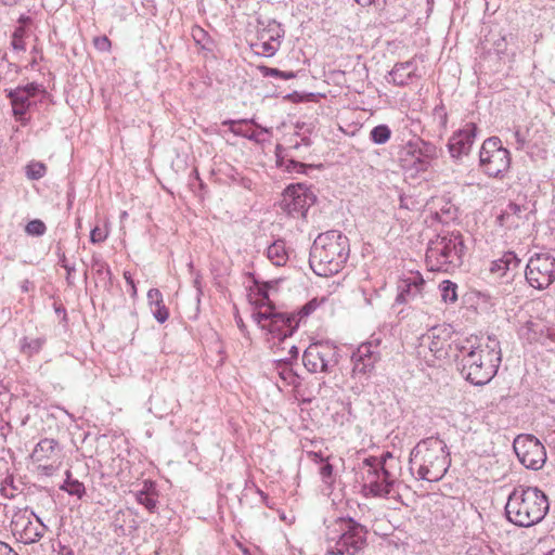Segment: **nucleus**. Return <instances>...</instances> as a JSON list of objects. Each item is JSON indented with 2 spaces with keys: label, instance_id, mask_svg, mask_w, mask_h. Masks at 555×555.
<instances>
[{
  "label": "nucleus",
  "instance_id": "5",
  "mask_svg": "<svg viewBox=\"0 0 555 555\" xmlns=\"http://www.w3.org/2000/svg\"><path fill=\"white\" fill-rule=\"evenodd\" d=\"M466 246L460 232H446L430 240L426 263L430 271L451 273L463 264Z\"/></svg>",
  "mask_w": 555,
  "mask_h": 555
},
{
  "label": "nucleus",
  "instance_id": "58",
  "mask_svg": "<svg viewBox=\"0 0 555 555\" xmlns=\"http://www.w3.org/2000/svg\"><path fill=\"white\" fill-rule=\"evenodd\" d=\"M544 337L555 343V325L545 326Z\"/></svg>",
  "mask_w": 555,
  "mask_h": 555
},
{
  "label": "nucleus",
  "instance_id": "15",
  "mask_svg": "<svg viewBox=\"0 0 555 555\" xmlns=\"http://www.w3.org/2000/svg\"><path fill=\"white\" fill-rule=\"evenodd\" d=\"M477 131L478 127L475 122H466L461 129L453 132L447 145L451 158L459 160L470 153Z\"/></svg>",
  "mask_w": 555,
  "mask_h": 555
},
{
  "label": "nucleus",
  "instance_id": "36",
  "mask_svg": "<svg viewBox=\"0 0 555 555\" xmlns=\"http://www.w3.org/2000/svg\"><path fill=\"white\" fill-rule=\"evenodd\" d=\"M390 137H391V130L387 125H384V124L375 126L370 131V140L374 144H377V145L387 143L389 141Z\"/></svg>",
  "mask_w": 555,
  "mask_h": 555
},
{
  "label": "nucleus",
  "instance_id": "44",
  "mask_svg": "<svg viewBox=\"0 0 555 555\" xmlns=\"http://www.w3.org/2000/svg\"><path fill=\"white\" fill-rule=\"evenodd\" d=\"M258 69L264 77H279L285 80L292 79L295 77L293 72H282L278 68H271L267 66H259Z\"/></svg>",
  "mask_w": 555,
  "mask_h": 555
},
{
  "label": "nucleus",
  "instance_id": "21",
  "mask_svg": "<svg viewBox=\"0 0 555 555\" xmlns=\"http://www.w3.org/2000/svg\"><path fill=\"white\" fill-rule=\"evenodd\" d=\"M513 137L516 149L521 151L537 147L541 142L540 139H542V135H539V130H533L532 128H526L525 130L517 128L513 132Z\"/></svg>",
  "mask_w": 555,
  "mask_h": 555
},
{
  "label": "nucleus",
  "instance_id": "52",
  "mask_svg": "<svg viewBox=\"0 0 555 555\" xmlns=\"http://www.w3.org/2000/svg\"><path fill=\"white\" fill-rule=\"evenodd\" d=\"M364 465L370 467L371 472H380L382 470V461L378 457L370 456L364 460Z\"/></svg>",
  "mask_w": 555,
  "mask_h": 555
},
{
  "label": "nucleus",
  "instance_id": "25",
  "mask_svg": "<svg viewBox=\"0 0 555 555\" xmlns=\"http://www.w3.org/2000/svg\"><path fill=\"white\" fill-rule=\"evenodd\" d=\"M7 96L11 101L14 117L17 120L23 121V117L26 115L30 106L29 98L25 96L23 91L16 89L7 90Z\"/></svg>",
  "mask_w": 555,
  "mask_h": 555
},
{
  "label": "nucleus",
  "instance_id": "62",
  "mask_svg": "<svg viewBox=\"0 0 555 555\" xmlns=\"http://www.w3.org/2000/svg\"><path fill=\"white\" fill-rule=\"evenodd\" d=\"M378 1L379 0H356V2L361 7H369L373 3H377ZM383 2L385 3V0H383Z\"/></svg>",
  "mask_w": 555,
  "mask_h": 555
},
{
  "label": "nucleus",
  "instance_id": "48",
  "mask_svg": "<svg viewBox=\"0 0 555 555\" xmlns=\"http://www.w3.org/2000/svg\"><path fill=\"white\" fill-rule=\"evenodd\" d=\"M284 164H285V169L288 172L302 173V172H306L307 168H310V166H307L306 164L294 160V159H288Z\"/></svg>",
  "mask_w": 555,
  "mask_h": 555
},
{
  "label": "nucleus",
  "instance_id": "55",
  "mask_svg": "<svg viewBox=\"0 0 555 555\" xmlns=\"http://www.w3.org/2000/svg\"><path fill=\"white\" fill-rule=\"evenodd\" d=\"M124 278H125L127 284L131 288V294H130L131 297H135L137 296V287H135L134 281H133L132 276H131L130 272L129 271H125L124 272Z\"/></svg>",
  "mask_w": 555,
  "mask_h": 555
},
{
  "label": "nucleus",
  "instance_id": "63",
  "mask_svg": "<svg viewBox=\"0 0 555 555\" xmlns=\"http://www.w3.org/2000/svg\"><path fill=\"white\" fill-rule=\"evenodd\" d=\"M393 460V456L390 452H386L379 460L382 461V467H386L385 464H386V461L387 460Z\"/></svg>",
  "mask_w": 555,
  "mask_h": 555
},
{
  "label": "nucleus",
  "instance_id": "20",
  "mask_svg": "<svg viewBox=\"0 0 555 555\" xmlns=\"http://www.w3.org/2000/svg\"><path fill=\"white\" fill-rule=\"evenodd\" d=\"M369 483L366 487L374 496H387L392 489L395 476L386 467L380 472L369 470Z\"/></svg>",
  "mask_w": 555,
  "mask_h": 555
},
{
  "label": "nucleus",
  "instance_id": "22",
  "mask_svg": "<svg viewBox=\"0 0 555 555\" xmlns=\"http://www.w3.org/2000/svg\"><path fill=\"white\" fill-rule=\"evenodd\" d=\"M519 264L520 259L514 251H505L501 258L491 262L490 272L504 276L507 272L516 270Z\"/></svg>",
  "mask_w": 555,
  "mask_h": 555
},
{
  "label": "nucleus",
  "instance_id": "1",
  "mask_svg": "<svg viewBox=\"0 0 555 555\" xmlns=\"http://www.w3.org/2000/svg\"><path fill=\"white\" fill-rule=\"evenodd\" d=\"M454 360L463 378L475 386L488 384L502 362L501 344L494 336L454 340Z\"/></svg>",
  "mask_w": 555,
  "mask_h": 555
},
{
  "label": "nucleus",
  "instance_id": "60",
  "mask_svg": "<svg viewBox=\"0 0 555 555\" xmlns=\"http://www.w3.org/2000/svg\"><path fill=\"white\" fill-rule=\"evenodd\" d=\"M33 288H34V284H33V282H31V281H29V280H27V279H26V280H24V281L21 283V291H22L23 293H28V292H29L30 289H33Z\"/></svg>",
  "mask_w": 555,
  "mask_h": 555
},
{
  "label": "nucleus",
  "instance_id": "46",
  "mask_svg": "<svg viewBox=\"0 0 555 555\" xmlns=\"http://www.w3.org/2000/svg\"><path fill=\"white\" fill-rule=\"evenodd\" d=\"M320 306V302L317 298L311 299L308 301L305 306L301 307V309L298 311L296 315V321H298V324L300 321L307 317H309L312 312L317 310V308Z\"/></svg>",
  "mask_w": 555,
  "mask_h": 555
},
{
  "label": "nucleus",
  "instance_id": "14",
  "mask_svg": "<svg viewBox=\"0 0 555 555\" xmlns=\"http://www.w3.org/2000/svg\"><path fill=\"white\" fill-rule=\"evenodd\" d=\"M298 327L295 314L283 312L282 314L273 315L269 323H263L262 330H267L271 335V348L276 350L284 349L285 340L291 337Z\"/></svg>",
  "mask_w": 555,
  "mask_h": 555
},
{
  "label": "nucleus",
  "instance_id": "3",
  "mask_svg": "<svg viewBox=\"0 0 555 555\" xmlns=\"http://www.w3.org/2000/svg\"><path fill=\"white\" fill-rule=\"evenodd\" d=\"M547 511V496L535 487H516L505 505L507 519L518 527H531L540 522Z\"/></svg>",
  "mask_w": 555,
  "mask_h": 555
},
{
  "label": "nucleus",
  "instance_id": "6",
  "mask_svg": "<svg viewBox=\"0 0 555 555\" xmlns=\"http://www.w3.org/2000/svg\"><path fill=\"white\" fill-rule=\"evenodd\" d=\"M327 530L324 555H358L366 544V528L352 518H338Z\"/></svg>",
  "mask_w": 555,
  "mask_h": 555
},
{
  "label": "nucleus",
  "instance_id": "16",
  "mask_svg": "<svg viewBox=\"0 0 555 555\" xmlns=\"http://www.w3.org/2000/svg\"><path fill=\"white\" fill-rule=\"evenodd\" d=\"M283 196L284 208L293 217H305L313 203L312 195L308 194L307 190L300 184L286 188Z\"/></svg>",
  "mask_w": 555,
  "mask_h": 555
},
{
  "label": "nucleus",
  "instance_id": "12",
  "mask_svg": "<svg viewBox=\"0 0 555 555\" xmlns=\"http://www.w3.org/2000/svg\"><path fill=\"white\" fill-rule=\"evenodd\" d=\"M302 362L311 373H330L338 363L337 350L328 344H312L305 350Z\"/></svg>",
  "mask_w": 555,
  "mask_h": 555
},
{
  "label": "nucleus",
  "instance_id": "23",
  "mask_svg": "<svg viewBox=\"0 0 555 555\" xmlns=\"http://www.w3.org/2000/svg\"><path fill=\"white\" fill-rule=\"evenodd\" d=\"M17 23L18 25L15 27L12 35L11 46L15 51H25V38L29 35V28L33 24V20L30 16L23 14L20 16Z\"/></svg>",
  "mask_w": 555,
  "mask_h": 555
},
{
  "label": "nucleus",
  "instance_id": "18",
  "mask_svg": "<svg viewBox=\"0 0 555 555\" xmlns=\"http://www.w3.org/2000/svg\"><path fill=\"white\" fill-rule=\"evenodd\" d=\"M399 160L402 168L424 172L428 169L427 160L422 157V152L416 145L415 140H410L399 151Z\"/></svg>",
  "mask_w": 555,
  "mask_h": 555
},
{
  "label": "nucleus",
  "instance_id": "7",
  "mask_svg": "<svg viewBox=\"0 0 555 555\" xmlns=\"http://www.w3.org/2000/svg\"><path fill=\"white\" fill-rule=\"evenodd\" d=\"M453 330L442 324L429 328L418 338L416 356L429 367L439 365V361L448 357V347L454 352V341L450 343Z\"/></svg>",
  "mask_w": 555,
  "mask_h": 555
},
{
  "label": "nucleus",
  "instance_id": "43",
  "mask_svg": "<svg viewBox=\"0 0 555 555\" xmlns=\"http://www.w3.org/2000/svg\"><path fill=\"white\" fill-rule=\"evenodd\" d=\"M191 35L196 44L201 46L203 49H207V46L210 42V38L205 29L195 25L192 27Z\"/></svg>",
  "mask_w": 555,
  "mask_h": 555
},
{
  "label": "nucleus",
  "instance_id": "11",
  "mask_svg": "<svg viewBox=\"0 0 555 555\" xmlns=\"http://www.w3.org/2000/svg\"><path fill=\"white\" fill-rule=\"evenodd\" d=\"M513 448L519 462L526 468L538 470L545 464V448L533 435H518L514 440Z\"/></svg>",
  "mask_w": 555,
  "mask_h": 555
},
{
  "label": "nucleus",
  "instance_id": "61",
  "mask_svg": "<svg viewBox=\"0 0 555 555\" xmlns=\"http://www.w3.org/2000/svg\"><path fill=\"white\" fill-rule=\"evenodd\" d=\"M57 555H75V554L70 547H68L66 545H60Z\"/></svg>",
  "mask_w": 555,
  "mask_h": 555
},
{
  "label": "nucleus",
  "instance_id": "31",
  "mask_svg": "<svg viewBox=\"0 0 555 555\" xmlns=\"http://www.w3.org/2000/svg\"><path fill=\"white\" fill-rule=\"evenodd\" d=\"M291 364L292 363H289L288 359H279L275 361V370L287 385L295 386L297 384L298 375L293 371Z\"/></svg>",
  "mask_w": 555,
  "mask_h": 555
},
{
  "label": "nucleus",
  "instance_id": "64",
  "mask_svg": "<svg viewBox=\"0 0 555 555\" xmlns=\"http://www.w3.org/2000/svg\"><path fill=\"white\" fill-rule=\"evenodd\" d=\"M22 0H0V3L8 7H13L20 3Z\"/></svg>",
  "mask_w": 555,
  "mask_h": 555
},
{
  "label": "nucleus",
  "instance_id": "2",
  "mask_svg": "<svg viewBox=\"0 0 555 555\" xmlns=\"http://www.w3.org/2000/svg\"><path fill=\"white\" fill-rule=\"evenodd\" d=\"M349 255V238L340 231H326L313 241L309 254V266L319 276H332L343 270Z\"/></svg>",
  "mask_w": 555,
  "mask_h": 555
},
{
  "label": "nucleus",
  "instance_id": "49",
  "mask_svg": "<svg viewBox=\"0 0 555 555\" xmlns=\"http://www.w3.org/2000/svg\"><path fill=\"white\" fill-rule=\"evenodd\" d=\"M16 90L23 91V94L27 98L35 96L40 91V85L36 82L27 83L26 86H18L15 88Z\"/></svg>",
  "mask_w": 555,
  "mask_h": 555
},
{
  "label": "nucleus",
  "instance_id": "56",
  "mask_svg": "<svg viewBox=\"0 0 555 555\" xmlns=\"http://www.w3.org/2000/svg\"><path fill=\"white\" fill-rule=\"evenodd\" d=\"M0 555H18L8 543L0 541Z\"/></svg>",
  "mask_w": 555,
  "mask_h": 555
},
{
  "label": "nucleus",
  "instance_id": "37",
  "mask_svg": "<svg viewBox=\"0 0 555 555\" xmlns=\"http://www.w3.org/2000/svg\"><path fill=\"white\" fill-rule=\"evenodd\" d=\"M282 313L283 312L276 311L274 306L269 302L268 305L263 304L261 306V309L258 312L254 313L253 317H254L255 321L262 328L263 323H269L273 319V315H278V314H282Z\"/></svg>",
  "mask_w": 555,
  "mask_h": 555
},
{
  "label": "nucleus",
  "instance_id": "45",
  "mask_svg": "<svg viewBox=\"0 0 555 555\" xmlns=\"http://www.w3.org/2000/svg\"><path fill=\"white\" fill-rule=\"evenodd\" d=\"M137 502L143 505L149 512H154L156 509V500L151 496L146 491L141 490L135 494Z\"/></svg>",
  "mask_w": 555,
  "mask_h": 555
},
{
  "label": "nucleus",
  "instance_id": "53",
  "mask_svg": "<svg viewBox=\"0 0 555 555\" xmlns=\"http://www.w3.org/2000/svg\"><path fill=\"white\" fill-rule=\"evenodd\" d=\"M307 456L311 462H313L318 466H320L321 463H324L326 461V459L323 457L321 452L308 451Z\"/></svg>",
  "mask_w": 555,
  "mask_h": 555
},
{
  "label": "nucleus",
  "instance_id": "38",
  "mask_svg": "<svg viewBox=\"0 0 555 555\" xmlns=\"http://www.w3.org/2000/svg\"><path fill=\"white\" fill-rule=\"evenodd\" d=\"M414 140L422 152V157L424 158V160H427V167H429L430 162L437 158L438 156L437 146L434 143L424 141L420 138Z\"/></svg>",
  "mask_w": 555,
  "mask_h": 555
},
{
  "label": "nucleus",
  "instance_id": "17",
  "mask_svg": "<svg viewBox=\"0 0 555 555\" xmlns=\"http://www.w3.org/2000/svg\"><path fill=\"white\" fill-rule=\"evenodd\" d=\"M425 280L420 272H410L398 282L397 304H408L422 296Z\"/></svg>",
  "mask_w": 555,
  "mask_h": 555
},
{
  "label": "nucleus",
  "instance_id": "54",
  "mask_svg": "<svg viewBox=\"0 0 555 555\" xmlns=\"http://www.w3.org/2000/svg\"><path fill=\"white\" fill-rule=\"evenodd\" d=\"M435 112H436V114H438V115H439V118H440V125H441L442 127H446V126H447V122H448V114H447V112H446V109H444V106H443V105L437 106V107L435 108Z\"/></svg>",
  "mask_w": 555,
  "mask_h": 555
},
{
  "label": "nucleus",
  "instance_id": "19",
  "mask_svg": "<svg viewBox=\"0 0 555 555\" xmlns=\"http://www.w3.org/2000/svg\"><path fill=\"white\" fill-rule=\"evenodd\" d=\"M527 220V208L516 203H509L496 217V223L508 230L518 229Z\"/></svg>",
  "mask_w": 555,
  "mask_h": 555
},
{
  "label": "nucleus",
  "instance_id": "42",
  "mask_svg": "<svg viewBox=\"0 0 555 555\" xmlns=\"http://www.w3.org/2000/svg\"><path fill=\"white\" fill-rule=\"evenodd\" d=\"M319 474L321 476L322 481L325 485L332 486L334 483V481H335L334 467L328 462V457H326V461L324 463H321V465L319 466Z\"/></svg>",
  "mask_w": 555,
  "mask_h": 555
},
{
  "label": "nucleus",
  "instance_id": "4",
  "mask_svg": "<svg viewBox=\"0 0 555 555\" xmlns=\"http://www.w3.org/2000/svg\"><path fill=\"white\" fill-rule=\"evenodd\" d=\"M409 463L411 469L417 467L420 479L435 482L447 474L451 460L444 441L438 437H428L411 450Z\"/></svg>",
  "mask_w": 555,
  "mask_h": 555
},
{
  "label": "nucleus",
  "instance_id": "40",
  "mask_svg": "<svg viewBox=\"0 0 555 555\" xmlns=\"http://www.w3.org/2000/svg\"><path fill=\"white\" fill-rule=\"evenodd\" d=\"M47 172V167L43 163L31 162L26 167V176L31 180L41 179Z\"/></svg>",
  "mask_w": 555,
  "mask_h": 555
},
{
  "label": "nucleus",
  "instance_id": "9",
  "mask_svg": "<svg viewBox=\"0 0 555 555\" xmlns=\"http://www.w3.org/2000/svg\"><path fill=\"white\" fill-rule=\"evenodd\" d=\"M11 530L24 544L38 542L47 532V526L28 508L17 509L11 520Z\"/></svg>",
  "mask_w": 555,
  "mask_h": 555
},
{
  "label": "nucleus",
  "instance_id": "32",
  "mask_svg": "<svg viewBox=\"0 0 555 555\" xmlns=\"http://www.w3.org/2000/svg\"><path fill=\"white\" fill-rule=\"evenodd\" d=\"M60 489L78 499H81L86 494L85 485L77 479H73L70 470L66 472V479Z\"/></svg>",
  "mask_w": 555,
  "mask_h": 555
},
{
  "label": "nucleus",
  "instance_id": "24",
  "mask_svg": "<svg viewBox=\"0 0 555 555\" xmlns=\"http://www.w3.org/2000/svg\"><path fill=\"white\" fill-rule=\"evenodd\" d=\"M147 300L151 307L153 317L159 322L164 323L169 318V311L164 305L163 295L158 288H151L147 292Z\"/></svg>",
  "mask_w": 555,
  "mask_h": 555
},
{
  "label": "nucleus",
  "instance_id": "13",
  "mask_svg": "<svg viewBox=\"0 0 555 555\" xmlns=\"http://www.w3.org/2000/svg\"><path fill=\"white\" fill-rule=\"evenodd\" d=\"M380 361L378 344L373 341L362 343L351 354L352 371L351 377L360 380H369Z\"/></svg>",
  "mask_w": 555,
  "mask_h": 555
},
{
  "label": "nucleus",
  "instance_id": "8",
  "mask_svg": "<svg viewBox=\"0 0 555 555\" xmlns=\"http://www.w3.org/2000/svg\"><path fill=\"white\" fill-rule=\"evenodd\" d=\"M479 166L485 175L492 178L502 177L508 170L511 154L500 138L490 137L483 141L479 151Z\"/></svg>",
  "mask_w": 555,
  "mask_h": 555
},
{
  "label": "nucleus",
  "instance_id": "57",
  "mask_svg": "<svg viewBox=\"0 0 555 555\" xmlns=\"http://www.w3.org/2000/svg\"><path fill=\"white\" fill-rule=\"evenodd\" d=\"M65 270L67 285L73 286L75 284L73 279V273L76 271L75 266H65Z\"/></svg>",
  "mask_w": 555,
  "mask_h": 555
},
{
  "label": "nucleus",
  "instance_id": "47",
  "mask_svg": "<svg viewBox=\"0 0 555 555\" xmlns=\"http://www.w3.org/2000/svg\"><path fill=\"white\" fill-rule=\"evenodd\" d=\"M46 230V224L39 219L31 220L26 225V232L31 235L40 236L44 234Z\"/></svg>",
  "mask_w": 555,
  "mask_h": 555
},
{
  "label": "nucleus",
  "instance_id": "29",
  "mask_svg": "<svg viewBox=\"0 0 555 555\" xmlns=\"http://www.w3.org/2000/svg\"><path fill=\"white\" fill-rule=\"evenodd\" d=\"M544 328L545 326L542 327L540 324L529 320L520 326L518 335L529 344L538 343L544 337Z\"/></svg>",
  "mask_w": 555,
  "mask_h": 555
},
{
  "label": "nucleus",
  "instance_id": "51",
  "mask_svg": "<svg viewBox=\"0 0 555 555\" xmlns=\"http://www.w3.org/2000/svg\"><path fill=\"white\" fill-rule=\"evenodd\" d=\"M93 44L100 51H108L111 48V41L106 36L95 37Z\"/></svg>",
  "mask_w": 555,
  "mask_h": 555
},
{
  "label": "nucleus",
  "instance_id": "10",
  "mask_svg": "<svg viewBox=\"0 0 555 555\" xmlns=\"http://www.w3.org/2000/svg\"><path fill=\"white\" fill-rule=\"evenodd\" d=\"M525 278L535 289L547 288L555 281V257L548 253L532 255L526 266Z\"/></svg>",
  "mask_w": 555,
  "mask_h": 555
},
{
  "label": "nucleus",
  "instance_id": "59",
  "mask_svg": "<svg viewBox=\"0 0 555 555\" xmlns=\"http://www.w3.org/2000/svg\"><path fill=\"white\" fill-rule=\"evenodd\" d=\"M289 357L287 358L289 360V363L293 362V360H296L298 358L299 351L298 348L295 345H292L289 347Z\"/></svg>",
  "mask_w": 555,
  "mask_h": 555
},
{
  "label": "nucleus",
  "instance_id": "41",
  "mask_svg": "<svg viewBox=\"0 0 555 555\" xmlns=\"http://www.w3.org/2000/svg\"><path fill=\"white\" fill-rule=\"evenodd\" d=\"M91 267L98 275H106L108 280L112 279V271L105 260L100 256L93 255L91 259Z\"/></svg>",
  "mask_w": 555,
  "mask_h": 555
},
{
  "label": "nucleus",
  "instance_id": "30",
  "mask_svg": "<svg viewBox=\"0 0 555 555\" xmlns=\"http://www.w3.org/2000/svg\"><path fill=\"white\" fill-rule=\"evenodd\" d=\"M247 122H251L256 126H258L254 119H240V120H224L223 121V125H229L230 126V131L235 134V135H238V137H243V138H246L250 141H255V142H258L259 141V138H258V133L255 132V131H246V130H243L241 127H238V125H242V124H247Z\"/></svg>",
  "mask_w": 555,
  "mask_h": 555
},
{
  "label": "nucleus",
  "instance_id": "39",
  "mask_svg": "<svg viewBox=\"0 0 555 555\" xmlns=\"http://www.w3.org/2000/svg\"><path fill=\"white\" fill-rule=\"evenodd\" d=\"M457 285L449 280L440 284L441 298L446 304H454L457 300Z\"/></svg>",
  "mask_w": 555,
  "mask_h": 555
},
{
  "label": "nucleus",
  "instance_id": "50",
  "mask_svg": "<svg viewBox=\"0 0 555 555\" xmlns=\"http://www.w3.org/2000/svg\"><path fill=\"white\" fill-rule=\"evenodd\" d=\"M107 233L100 229L99 227H95L90 232V241L93 244L102 243L106 240Z\"/></svg>",
  "mask_w": 555,
  "mask_h": 555
},
{
  "label": "nucleus",
  "instance_id": "33",
  "mask_svg": "<svg viewBox=\"0 0 555 555\" xmlns=\"http://www.w3.org/2000/svg\"><path fill=\"white\" fill-rule=\"evenodd\" d=\"M46 341V337H37L31 339L28 337H23L20 341L21 351L28 357H33L34 354H37L41 351Z\"/></svg>",
  "mask_w": 555,
  "mask_h": 555
},
{
  "label": "nucleus",
  "instance_id": "34",
  "mask_svg": "<svg viewBox=\"0 0 555 555\" xmlns=\"http://www.w3.org/2000/svg\"><path fill=\"white\" fill-rule=\"evenodd\" d=\"M280 46L281 42H271L258 37L257 41L251 44V48L256 54L269 57L276 53Z\"/></svg>",
  "mask_w": 555,
  "mask_h": 555
},
{
  "label": "nucleus",
  "instance_id": "27",
  "mask_svg": "<svg viewBox=\"0 0 555 555\" xmlns=\"http://www.w3.org/2000/svg\"><path fill=\"white\" fill-rule=\"evenodd\" d=\"M415 66L412 61L397 63L389 73L390 80L397 86H405L414 76Z\"/></svg>",
  "mask_w": 555,
  "mask_h": 555
},
{
  "label": "nucleus",
  "instance_id": "28",
  "mask_svg": "<svg viewBox=\"0 0 555 555\" xmlns=\"http://www.w3.org/2000/svg\"><path fill=\"white\" fill-rule=\"evenodd\" d=\"M268 259L278 267L286 264L288 260V253L286 243L283 240H276L267 249Z\"/></svg>",
  "mask_w": 555,
  "mask_h": 555
},
{
  "label": "nucleus",
  "instance_id": "26",
  "mask_svg": "<svg viewBox=\"0 0 555 555\" xmlns=\"http://www.w3.org/2000/svg\"><path fill=\"white\" fill-rule=\"evenodd\" d=\"M57 446H59V443L54 439H50V438L41 439L36 444L30 456L34 462H38V463L52 460L56 454L55 451H56Z\"/></svg>",
  "mask_w": 555,
  "mask_h": 555
},
{
  "label": "nucleus",
  "instance_id": "35",
  "mask_svg": "<svg viewBox=\"0 0 555 555\" xmlns=\"http://www.w3.org/2000/svg\"><path fill=\"white\" fill-rule=\"evenodd\" d=\"M258 34L260 39L271 42H281V38L284 36V30L281 28L280 24L272 22L267 28L261 29Z\"/></svg>",
  "mask_w": 555,
  "mask_h": 555
}]
</instances>
